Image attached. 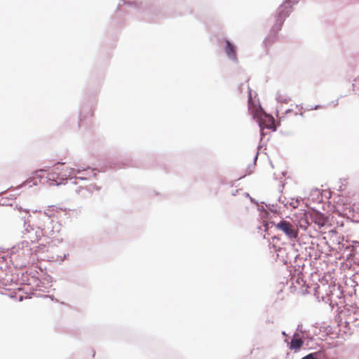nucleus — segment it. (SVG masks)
Returning a JSON list of instances; mask_svg holds the SVG:
<instances>
[{
  "instance_id": "nucleus-1",
  "label": "nucleus",
  "mask_w": 359,
  "mask_h": 359,
  "mask_svg": "<svg viewBox=\"0 0 359 359\" xmlns=\"http://www.w3.org/2000/svg\"><path fill=\"white\" fill-rule=\"evenodd\" d=\"M63 165L64 163H57L55 166L53 172L48 173L49 185H59L62 184V181L76 175L74 170L72 168L62 170L60 167L63 166Z\"/></svg>"
},
{
  "instance_id": "nucleus-2",
  "label": "nucleus",
  "mask_w": 359,
  "mask_h": 359,
  "mask_svg": "<svg viewBox=\"0 0 359 359\" xmlns=\"http://www.w3.org/2000/svg\"><path fill=\"white\" fill-rule=\"evenodd\" d=\"M275 227L281 231L290 240H295L298 238L299 229L297 226L293 225L290 222L281 220L275 224Z\"/></svg>"
},
{
  "instance_id": "nucleus-3",
  "label": "nucleus",
  "mask_w": 359,
  "mask_h": 359,
  "mask_svg": "<svg viewBox=\"0 0 359 359\" xmlns=\"http://www.w3.org/2000/svg\"><path fill=\"white\" fill-rule=\"evenodd\" d=\"M291 11V6L289 2H284L279 8L278 10V28H280L283 22L285 20V18L289 15L290 12Z\"/></svg>"
},
{
  "instance_id": "nucleus-4",
  "label": "nucleus",
  "mask_w": 359,
  "mask_h": 359,
  "mask_svg": "<svg viewBox=\"0 0 359 359\" xmlns=\"http://www.w3.org/2000/svg\"><path fill=\"white\" fill-rule=\"evenodd\" d=\"M311 219L320 228L325 226L328 222V218L319 212H312L311 214Z\"/></svg>"
},
{
  "instance_id": "nucleus-5",
  "label": "nucleus",
  "mask_w": 359,
  "mask_h": 359,
  "mask_svg": "<svg viewBox=\"0 0 359 359\" xmlns=\"http://www.w3.org/2000/svg\"><path fill=\"white\" fill-rule=\"evenodd\" d=\"M259 126L261 130H263L264 128L269 129L275 130V123L273 117L271 116H265L264 119H262L259 123Z\"/></svg>"
},
{
  "instance_id": "nucleus-6",
  "label": "nucleus",
  "mask_w": 359,
  "mask_h": 359,
  "mask_svg": "<svg viewBox=\"0 0 359 359\" xmlns=\"http://www.w3.org/2000/svg\"><path fill=\"white\" fill-rule=\"evenodd\" d=\"M226 48H225V52H226V54L227 55V56L232 59V60H236V48L235 46L231 44L230 43L229 41L226 40Z\"/></svg>"
},
{
  "instance_id": "nucleus-7",
  "label": "nucleus",
  "mask_w": 359,
  "mask_h": 359,
  "mask_svg": "<svg viewBox=\"0 0 359 359\" xmlns=\"http://www.w3.org/2000/svg\"><path fill=\"white\" fill-rule=\"evenodd\" d=\"M303 343L304 342L301 339H292L290 342V348L294 351L299 350L302 346Z\"/></svg>"
},
{
  "instance_id": "nucleus-8",
  "label": "nucleus",
  "mask_w": 359,
  "mask_h": 359,
  "mask_svg": "<svg viewBox=\"0 0 359 359\" xmlns=\"http://www.w3.org/2000/svg\"><path fill=\"white\" fill-rule=\"evenodd\" d=\"M303 359H317L315 358L312 354H309L306 356H305Z\"/></svg>"
}]
</instances>
